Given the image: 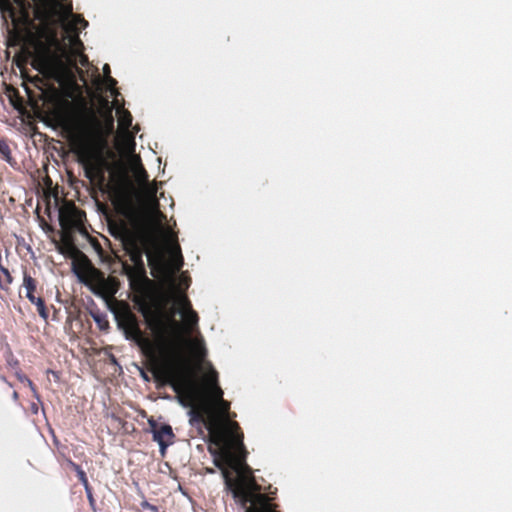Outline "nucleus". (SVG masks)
Segmentation results:
<instances>
[{
    "label": "nucleus",
    "instance_id": "f257e3e1",
    "mask_svg": "<svg viewBox=\"0 0 512 512\" xmlns=\"http://www.w3.org/2000/svg\"><path fill=\"white\" fill-rule=\"evenodd\" d=\"M141 312L155 339L141 330L133 314L125 321V334L153 363L151 370L155 380L160 385L171 386L179 402L191 408L192 419L203 423L208 429L212 430L220 421L230 418V402L223 398L224 392L219 386L218 373L214 368L211 367L200 386L181 363L166 357L171 348L169 329H178L180 324L173 317L165 319L160 310H154L147 303L141 306Z\"/></svg>",
    "mask_w": 512,
    "mask_h": 512
},
{
    "label": "nucleus",
    "instance_id": "f03ea898",
    "mask_svg": "<svg viewBox=\"0 0 512 512\" xmlns=\"http://www.w3.org/2000/svg\"><path fill=\"white\" fill-rule=\"evenodd\" d=\"M57 120L69 142L71 151L83 165L85 176L93 180L96 174L95 143L103 136V123L96 111L85 102L80 106L69 104L62 109Z\"/></svg>",
    "mask_w": 512,
    "mask_h": 512
},
{
    "label": "nucleus",
    "instance_id": "7ed1b4c3",
    "mask_svg": "<svg viewBox=\"0 0 512 512\" xmlns=\"http://www.w3.org/2000/svg\"><path fill=\"white\" fill-rule=\"evenodd\" d=\"M232 450L226 445L221 451H215L214 464L221 470L226 490L241 507H246L254 494L261 491V486L245 463L246 453L241 452L235 457Z\"/></svg>",
    "mask_w": 512,
    "mask_h": 512
},
{
    "label": "nucleus",
    "instance_id": "20e7f679",
    "mask_svg": "<svg viewBox=\"0 0 512 512\" xmlns=\"http://www.w3.org/2000/svg\"><path fill=\"white\" fill-rule=\"evenodd\" d=\"M43 34L45 41L36 44L31 65L44 77L60 81L72 62L70 51L55 29L46 28Z\"/></svg>",
    "mask_w": 512,
    "mask_h": 512
},
{
    "label": "nucleus",
    "instance_id": "39448f33",
    "mask_svg": "<svg viewBox=\"0 0 512 512\" xmlns=\"http://www.w3.org/2000/svg\"><path fill=\"white\" fill-rule=\"evenodd\" d=\"M61 251L74 258V273L95 295L105 299L115 296L120 287L118 278L106 277L100 269L94 267L89 258L76 247L68 233L62 236Z\"/></svg>",
    "mask_w": 512,
    "mask_h": 512
},
{
    "label": "nucleus",
    "instance_id": "423d86ee",
    "mask_svg": "<svg viewBox=\"0 0 512 512\" xmlns=\"http://www.w3.org/2000/svg\"><path fill=\"white\" fill-rule=\"evenodd\" d=\"M127 218L133 228V230L127 227L123 228L124 239L127 245H129V257L133 263L132 267L144 266L143 262V250L138 245V234L145 231L149 222V215L142 209H132L128 214Z\"/></svg>",
    "mask_w": 512,
    "mask_h": 512
},
{
    "label": "nucleus",
    "instance_id": "0eeeda50",
    "mask_svg": "<svg viewBox=\"0 0 512 512\" xmlns=\"http://www.w3.org/2000/svg\"><path fill=\"white\" fill-rule=\"evenodd\" d=\"M223 421L225 422V428L219 433L216 443L225 442V445L230 446L237 453H246L243 443L244 435L239 424L235 421H230V418Z\"/></svg>",
    "mask_w": 512,
    "mask_h": 512
},
{
    "label": "nucleus",
    "instance_id": "6e6552de",
    "mask_svg": "<svg viewBox=\"0 0 512 512\" xmlns=\"http://www.w3.org/2000/svg\"><path fill=\"white\" fill-rule=\"evenodd\" d=\"M183 315V327L188 334L193 333L198 327L199 317L196 311L192 309L191 303L187 296L178 299Z\"/></svg>",
    "mask_w": 512,
    "mask_h": 512
},
{
    "label": "nucleus",
    "instance_id": "1a4fd4ad",
    "mask_svg": "<svg viewBox=\"0 0 512 512\" xmlns=\"http://www.w3.org/2000/svg\"><path fill=\"white\" fill-rule=\"evenodd\" d=\"M244 512H278L276 510L277 504L272 502V499L259 491L254 494L246 507Z\"/></svg>",
    "mask_w": 512,
    "mask_h": 512
},
{
    "label": "nucleus",
    "instance_id": "9d476101",
    "mask_svg": "<svg viewBox=\"0 0 512 512\" xmlns=\"http://www.w3.org/2000/svg\"><path fill=\"white\" fill-rule=\"evenodd\" d=\"M59 221L64 233L70 234L74 230L82 231L83 229V213L77 209L61 212Z\"/></svg>",
    "mask_w": 512,
    "mask_h": 512
},
{
    "label": "nucleus",
    "instance_id": "9b49d317",
    "mask_svg": "<svg viewBox=\"0 0 512 512\" xmlns=\"http://www.w3.org/2000/svg\"><path fill=\"white\" fill-rule=\"evenodd\" d=\"M153 433V440L158 442L162 451L172 442L174 433L172 427L168 424L158 425L154 421H149Z\"/></svg>",
    "mask_w": 512,
    "mask_h": 512
},
{
    "label": "nucleus",
    "instance_id": "f8f14e48",
    "mask_svg": "<svg viewBox=\"0 0 512 512\" xmlns=\"http://www.w3.org/2000/svg\"><path fill=\"white\" fill-rule=\"evenodd\" d=\"M123 271L127 275L133 290L140 289L143 283L148 281L145 266L132 267V265L124 263Z\"/></svg>",
    "mask_w": 512,
    "mask_h": 512
},
{
    "label": "nucleus",
    "instance_id": "ddd939ff",
    "mask_svg": "<svg viewBox=\"0 0 512 512\" xmlns=\"http://www.w3.org/2000/svg\"><path fill=\"white\" fill-rule=\"evenodd\" d=\"M65 13L67 16H71V22L66 26V30L69 32H77L78 27L85 28L88 25V22L79 14H73L72 5L69 4L65 7Z\"/></svg>",
    "mask_w": 512,
    "mask_h": 512
},
{
    "label": "nucleus",
    "instance_id": "4468645a",
    "mask_svg": "<svg viewBox=\"0 0 512 512\" xmlns=\"http://www.w3.org/2000/svg\"><path fill=\"white\" fill-rule=\"evenodd\" d=\"M37 280L34 279L26 270L23 272V284L22 286L26 290V297L31 302L34 301L36 296L35 292L37 290Z\"/></svg>",
    "mask_w": 512,
    "mask_h": 512
},
{
    "label": "nucleus",
    "instance_id": "2eb2a0df",
    "mask_svg": "<svg viewBox=\"0 0 512 512\" xmlns=\"http://www.w3.org/2000/svg\"><path fill=\"white\" fill-rule=\"evenodd\" d=\"M118 113H119V125L121 128L125 129V130H128L130 128V126L132 125V115L131 113L124 109V108H121L118 110Z\"/></svg>",
    "mask_w": 512,
    "mask_h": 512
},
{
    "label": "nucleus",
    "instance_id": "dca6fc26",
    "mask_svg": "<svg viewBox=\"0 0 512 512\" xmlns=\"http://www.w3.org/2000/svg\"><path fill=\"white\" fill-rule=\"evenodd\" d=\"M31 303L36 305L40 317L47 320L49 311L45 305L44 299L42 297H36L34 301H31Z\"/></svg>",
    "mask_w": 512,
    "mask_h": 512
},
{
    "label": "nucleus",
    "instance_id": "f3484780",
    "mask_svg": "<svg viewBox=\"0 0 512 512\" xmlns=\"http://www.w3.org/2000/svg\"><path fill=\"white\" fill-rule=\"evenodd\" d=\"M0 154L3 156V159L8 163L11 162V150L5 142H0Z\"/></svg>",
    "mask_w": 512,
    "mask_h": 512
},
{
    "label": "nucleus",
    "instance_id": "a211bd4d",
    "mask_svg": "<svg viewBox=\"0 0 512 512\" xmlns=\"http://www.w3.org/2000/svg\"><path fill=\"white\" fill-rule=\"evenodd\" d=\"M71 44L75 53L80 52L84 48L83 43L78 36V32H75V34L71 37Z\"/></svg>",
    "mask_w": 512,
    "mask_h": 512
},
{
    "label": "nucleus",
    "instance_id": "6ab92c4d",
    "mask_svg": "<svg viewBox=\"0 0 512 512\" xmlns=\"http://www.w3.org/2000/svg\"><path fill=\"white\" fill-rule=\"evenodd\" d=\"M85 492H86V496H87V499L89 501V505L90 507L92 508L93 511L96 510V501H95V498L93 496V489L91 486L85 488Z\"/></svg>",
    "mask_w": 512,
    "mask_h": 512
},
{
    "label": "nucleus",
    "instance_id": "aec40b11",
    "mask_svg": "<svg viewBox=\"0 0 512 512\" xmlns=\"http://www.w3.org/2000/svg\"><path fill=\"white\" fill-rule=\"evenodd\" d=\"M76 474H77V477H78L79 481L83 484L84 488H87V487L91 486L89 484V481H88V478L86 476V473H85V471L82 468L79 469L76 472Z\"/></svg>",
    "mask_w": 512,
    "mask_h": 512
},
{
    "label": "nucleus",
    "instance_id": "412c9836",
    "mask_svg": "<svg viewBox=\"0 0 512 512\" xmlns=\"http://www.w3.org/2000/svg\"><path fill=\"white\" fill-rule=\"evenodd\" d=\"M172 250H173V253H175L177 255V257L179 258L178 268H180L183 265V257L181 254V249H180L179 244L175 243Z\"/></svg>",
    "mask_w": 512,
    "mask_h": 512
},
{
    "label": "nucleus",
    "instance_id": "4be33fe9",
    "mask_svg": "<svg viewBox=\"0 0 512 512\" xmlns=\"http://www.w3.org/2000/svg\"><path fill=\"white\" fill-rule=\"evenodd\" d=\"M17 376L21 382H26L29 385V387L32 389V391L35 392V390H36L35 385L28 377H26L25 375H20V374H18Z\"/></svg>",
    "mask_w": 512,
    "mask_h": 512
},
{
    "label": "nucleus",
    "instance_id": "5701e85b",
    "mask_svg": "<svg viewBox=\"0 0 512 512\" xmlns=\"http://www.w3.org/2000/svg\"><path fill=\"white\" fill-rule=\"evenodd\" d=\"M197 356L200 360L206 357V349L202 344H199V346L197 347Z\"/></svg>",
    "mask_w": 512,
    "mask_h": 512
},
{
    "label": "nucleus",
    "instance_id": "b1692460",
    "mask_svg": "<svg viewBox=\"0 0 512 512\" xmlns=\"http://www.w3.org/2000/svg\"><path fill=\"white\" fill-rule=\"evenodd\" d=\"M106 83H107L109 89H114L115 86L117 85V81L110 75L107 76Z\"/></svg>",
    "mask_w": 512,
    "mask_h": 512
},
{
    "label": "nucleus",
    "instance_id": "393cba45",
    "mask_svg": "<svg viewBox=\"0 0 512 512\" xmlns=\"http://www.w3.org/2000/svg\"><path fill=\"white\" fill-rule=\"evenodd\" d=\"M67 464H68V466H69V467H71L75 472H77L79 469H81V466H80V465H78L77 463H75L74 461H72V460H70V459L67 461Z\"/></svg>",
    "mask_w": 512,
    "mask_h": 512
},
{
    "label": "nucleus",
    "instance_id": "a878e982",
    "mask_svg": "<svg viewBox=\"0 0 512 512\" xmlns=\"http://www.w3.org/2000/svg\"><path fill=\"white\" fill-rule=\"evenodd\" d=\"M139 180L143 181V182H148V174H147V172L145 171L144 168H142V171H141V173L139 175Z\"/></svg>",
    "mask_w": 512,
    "mask_h": 512
},
{
    "label": "nucleus",
    "instance_id": "bb28decb",
    "mask_svg": "<svg viewBox=\"0 0 512 512\" xmlns=\"http://www.w3.org/2000/svg\"><path fill=\"white\" fill-rule=\"evenodd\" d=\"M152 505H153V504L149 503L148 501H143V502L141 503L142 508H143V509H147V510L151 509Z\"/></svg>",
    "mask_w": 512,
    "mask_h": 512
},
{
    "label": "nucleus",
    "instance_id": "cd10ccee",
    "mask_svg": "<svg viewBox=\"0 0 512 512\" xmlns=\"http://www.w3.org/2000/svg\"><path fill=\"white\" fill-rule=\"evenodd\" d=\"M103 72H104L106 78L108 75H110V66L108 64L104 65Z\"/></svg>",
    "mask_w": 512,
    "mask_h": 512
},
{
    "label": "nucleus",
    "instance_id": "c85d7f7f",
    "mask_svg": "<svg viewBox=\"0 0 512 512\" xmlns=\"http://www.w3.org/2000/svg\"><path fill=\"white\" fill-rule=\"evenodd\" d=\"M25 63H26V60H23V61H21V60H17V66H18L19 68H22V67L25 65Z\"/></svg>",
    "mask_w": 512,
    "mask_h": 512
},
{
    "label": "nucleus",
    "instance_id": "c756f323",
    "mask_svg": "<svg viewBox=\"0 0 512 512\" xmlns=\"http://www.w3.org/2000/svg\"><path fill=\"white\" fill-rule=\"evenodd\" d=\"M85 62H87V57L85 55H82L81 63L84 65Z\"/></svg>",
    "mask_w": 512,
    "mask_h": 512
},
{
    "label": "nucleus",
    "instance_id": "7c9ffc66",
    "mask_svg": "<svg viewBox=\"0 0 512 512\" xmlns=\"http://www.w3.org/2000/svg\"><path fill=\"white\" fill-rule=\"evenodd\" d=\"M13 398H14L15 400H17V399H18V393H17L16 391H14V392H13Z\"/></svg>",
    "mask_w": 512,
    "mask_h": 512
},
{
    "label": "nucleus",
    "instance_id": "2f4dec72",
    "mask_svg": "<svg viewBox=\"0 0 512 512\" xmlns=\"http://www.w3.org/2000/svg\"><path fill=\"white\" fill-rule=\"evenodd\" d=\"M109 124L111 127H113V118L110 116V119H109Z\"/></svg>",
    "mask_w": 512,
    "mask_h": 512
},
{
    "label": "nucleus",
    "instance_id": "473e14b6",
    "mask_svg": "<svg viewBox=\"0 0 512 512\" xmlns=\"http://www.w3.org/2000/svg\"><path fill=\"white\" fill-rule=\"evenodd\" d=\"M151 194L154 196V195L156 194V189H153V190L151 191Z\"/></svg>",
    "mask_w": 512,
    "mask_h": 512
},
{
    "label": "nucleus",
    "instance_id": "72a5a7b5",
    "mask_svg": "<svg viewBox=\"0 0 512 512\" xmlns=\"http://www.w3.org/2000/svg\"><path fill=\"white\" fill-rule=\"evenodd\" d=\"M157 213H158L161 217H164V215L162 214V212H160L159 210H157Z\"/></svg>",
    "mask_w": 512,
    "mask_h": 512
},
{
    "label": "nucleus",
    "instance_id": "f704fd0d",
    "mask_svg": "<svg viewBox=\"0 0 512 512\" xmlns=\"http://www.w3.org/2000/svg\"><path fill=\"white\" fill-rule=\"evenodd\" d=\"M9 365H14V362L8 361Z\"/></svg>",
    "mask_w": 512,
    "mask_h": 512
},
{
    "label": "nucleus",
    "instance_id": "c9c22d12",
    "mask_svg": "<svg viewBox=\"0 0 512 512\" xmlns=\"http://www.w3.org/2000/svg\"><path fill=\"white\" fill-rule=\"evenodd\" d=\"M9 365H14V362L8 361Z\"/></svg>",
    "mask_w": 512,
    "mask_h": 512
},
{
    "label": "nucleus",
    "instance_id": "e433bc0d",
    "mask_svg": "<svg viewBox=\"0 0 512 512\" xmlns=\"http://www.w3.org/2000/svg\"><path fill=\"white\" fill-rule=\"evenodd\" d=\"M9 365H14V362L8 361Z\"/></svg>",
    "mask_w": 512,
    "mask_h": 512
},
{
    "label": "nucleus",
    "instance_id": "4c0bfd02",
    "mask_svg": "<svg viewBox=\"0 0 512 512\" xmlns=\"http://www.w3.org/2000/svg\"><path fill=\"white\" fill-rule=\"evenodd\" d=\"M6 2V4H9V0H4Z\"/></svg>",
    "mask_w": 512,
    "mask_h": 512
}]
</instances>
